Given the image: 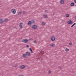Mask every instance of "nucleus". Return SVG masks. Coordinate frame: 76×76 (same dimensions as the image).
I'll use <instances>...</instances> for the list:
<instances>
[{
	"label": "nucleus",
	"instance_id": "obj_1",
	"mask_svg": "<svg viewBox=\"0 0 76 76\" xmlns=\"http://www.w3.org/2000/svg\"><path fill=\"white\" fill-rule=\"evenodd\" d=\"M67 23L68 24H73V21H72V20H70L67 22Z\"/></svg>",
	"mask_w": 76,
	"mask_h": 76
},
{
	"label": "nucleus",
	"instance_id": "obj_2",
	"mask_svg": "<svg viewBox=\"0 0 76 76\" xmlns=\"http://www.w3.org/2000/svg\"><path fill=\"white\" fill-rule=\"evenodd\" d=\"M23 25V23L21 22L19 23V26L20 28V29H22L23 28V26L22 25Z\"/></svg>",
	"mask_w": 76,
	"mask_h": 76
},
{
	"label": "nucleus",
	"instance_id": "obj_3",
	"mask_svg": "<svg viewBox=\"0 0 76 76\" xmlns=\"http://www.w3.org/2000/svg\"><path fill=\"white\" fill-rule=\"evenodd\" d=\"M22 42H24L25 43H26L28 42V40L26 39H23L22 40Z\"/></svg>",
	"mask_w": 76,
	"mask_h": 76
},
{
	"label": "nucleus",
	"instance_id": "obj_4",
	"mask_svg": "<svg viewBox=\"0 0 76 76\" xmlns=\"http://www.w3.org/2000/svg\"><path fill=\"white\" fill-rule=\"evenodd\" d=\"M51 39L52 41H54L56 40V37L54 36L51 37Z\"/></svg>",
	"mask_w": 76,
	"mask_h": 76
},
{
	"label": "nucleus",
	"instance_id": "obj_5",
	"mask_svg": "<svg viewBox=\"0 0 76 76\" xmlns=\"http://www.w3.org/2000/svg\"><path fill=\"white\" fill-rule=\"evenodd\" d=\"M11 12L13 14H15L16 13V10L14 9H12L11 10Z\"/></svg>",
	"mask_w": 76,
	"mask_h": 76
},
{
	"label": "nucleus",
	"instance_id": "obj_6",
	"mask_svg": "<svg viewBox=\"0 0 76 76\" xmlns=\"http://www.w3.org/2000/svg\"><path fill=\"white\" fill-rule=\"evenodd\" d=\"M32 28L34 29H36L37 28V26L36 25H33L32 27Z\"/></svg>",
	"mask_w": 76,
	"mask_h": 76
},
{
	"label": "nucleus",
	"instance_id": "obj_7",
	"mask_svg": "<svg viewBox=\"0 0 76 76\" xmlns=\"http://www.w3.org/2000/svg\"><path fill=\"white\" fill-rule=\"evenodd\" d=\"M25 67H26V66L23 65L20 66V69H24V68H25Z\"/></svg>",
	"mask_w": 76,
	"mask_h": 76
},
{
	"label": "nucleus",
	"instance_id": "obj_8",
	"mask_svg": "<svg viewBox=\"0 0 76 76\" xmlns=\"http://www.w3.org/2000/svg\"><path fill=\"white\" fill-rule=\"evenodd\" d=\"M23 57H25V58H28V55H26L25 54H23Z\"/></svg>",
	"mask_w": 76,
	"mask_h": 76
},
{
	"label": "nucleus",
	"instance_id": "obj_9",
	"mask_svg": "<svg viewBox=\"0 0 76 76\" xmlns=\"http://www.w3.org/2000/svg\"><path fill=\"white\" fill-rule=\"evenodd\" d=\"M4 22V21L3 20L1 19H0V23H3Z\"/></svg>",
	"mask_w": 76,
	"mask_h": 76
},
{
	"label": "nucleus",
	"instance_id": "obj_10",
	"mask_svg": "<svg viewBox=\"0 0 76 76\" xmlns=\"http://www.w3.org/2000/svg\"><path fill=\"white\" fill-rule=\"evenodd\" d=\"M60 2L61 4H64V0H61L60 1Z\"/></svg>",
	"mask_w": 76,
	"mask_h": 76
},
{
	"label": "nucleus",
	"instance_id": "obj_11",
	"mask_svg": "<svg viewBox=\"0 0 76 76\" xmlns=\"http://www.w3.org/2000/svg\"><path fill=\"white\" fill-rule=\"evenodd\" d=\"M71 6H75V3L73 2H72L70 4Z\"/></svg>",
	"mask_w": 76,
	"mask_h": 76
},
{
	"label": "nucleus",
	"instance_id": "obj_12",
	"mask_svg": "<svg viewBox=\"0 0 76 76\" xmlns=\"http://www.w3.org/2000/svg\"><path fill=\"white\" fill-rule=\"evenodd\" d=\"M50 46L51 47H55V44H50Z\"/></svg>",
	"mask_w": 76,
	"mask_h": 76
},
{
	"label": "nucleus",
	"instance_id": "obj_13",
	"mask_svg": "<svg viewBox=\"0 0 76 76\" xmlns=\"http://www.w3.org/2000/svg\"><path fill=\"white\" fill-rule=\"evenodd\" d=\"M26 55L29 56V52H26Z\"/></svg>",
	"mask_w": 76,
	"mask_h": 76
},
{
	"label": "nucleus",
	"instance_id": "obj_14",
	"mask_svg": "<svg viewBox=\"0 0 76 76\" xmlns=\"http://www.w3.org/2000/svg\"><path fill=\"white\" fill-rule=\"evenodd\" d=\"M75 25H76V23H75L74 24H73L72 26H71V28H72L73 27V26H75Z\"/></svg>",
	"mask_w": 76,
	"mask_h": 76
},
{
	"label": "nucleus",
	"instance_id": "obj_15",
	"mask_svg": "<svg viewBox=\"0 0 76 76\" xmlns=\"http://www.w3.org/2000/svg\"><path fill=\"white\" fill-rule=\"evenodd\" d=\"M31 25H32V22L31 21H29V26H31Z\"/></svg>",
	"mask_w": 76,
	"mask_h": 76
},
{
	"label": "nucleus",
	"instance_id": "obj_16",
	"mask_svg": "<svg viewBox=\"0 0 76 76\" xmlns=\"http://www.w3.org/2000/svg\"><path fill=\"white\" fill-rule=\"evenodd\" d=\"M31 22L32 23H35V20H32Z\"/></svg>",
	"mask_w": 76,
	"mask_h": 76
},
{
	"label": "nucleus",
	"instance_id": "obj_17",
	"mask_svg": "<svg viewBox=\"0 0 76 76\" xmlns=\"http://www.w3.org/2000/svg\"><path fill=\"white\" fill-rule=\"evenodd\" d=\"M69 14H66V18H69Z\"/></svg>",
	"mask_w": 76,
	"mask_h": 76
},
{
	"label": "nucleus",
	"instance_id": "obj_18",
	"mask_svg": "<svg viewBox=\"0 0 76 76\" xmlns=\"http://www.w3.org/2000/svg\"><path fill=\"white\" fill-rule=\"evenodd\" d=\"M29 49L30 51H31V53H33V51H32V49L31 48H30Z\"/></svg>",
	"mask_w": 76,
	"mask_h": 76
},
{
	"label": "nucleus",
	"instance_id": "obj_19",
	"mask_svg": "<svg viewBox=\"0 0 76 76\" xmlns=\"http://www.w3.org/2000/svg\"><path fill=\"white\" fill-rule=\"evenodd\" d=\"M8 21V20L7 18H6L5 19H4V21L5 22H7Z\"/></svg>",
	"mask_w": 76,
	"mask_h": 76
},
{
	"label": "nucleus",
	"instance_id": "obj_20",
	"mask_svg": "<svg viewBox=\"0 0 76 76\" xmlns=\"http://www.w3.org/2000/svg\"><path fill=\"white\" fill-rule=\"evenodd\" d=\"M43 17L44 18H47V15H43Z\"/></svg>",
	"mask_w": 76,
	"mask_h": 76
},
{
	"label": "nucleus",
	"instance_id": "obj_21",
	"mask_svg": "<svg viewBox=\"0 0 76 76\" xmlns=\"http://www.w3.org/2000/svg\"><path fill=\"white\" fill-rule=\"evenodd\" d=\"M21 14H22L21 12H18V15H21Z\"/></svg>",
	"mask_w": 76,
	"mask_h": 76
},
{
	"label": "nucleus",
	"instance_id": "obj_22",
	"mask_svg": "<svg viewBox=\"0 0 76 76\" xmlns=\"http://www.w3.org/2000/svg\"><path fill=\"white\" fill-rule=\"evenodd\" d=\"M65 51H66V52L69 51V49L66 48L65 49Z\"/></svg>",
	"mask_w": 76,
	"mask_h": 76
},
{
	"label": "nucleus",
	"instance_id": "obj_23",
	"mask_svg": "<svg viewBox=\"0 0 76 76\" xmlns=\"http://www.w3.org/2000/svg\"><path fill=\"white\" fill-rule=\"evenodd\" d=\"M42 24L43 25H45V23L44 22H42Z\"/></svg>",
	"mask_w": 76,
	"mask_h": 76
},
{
	"label": "nucleus",
	"instance_id": "obj_24",
	"mask_svg": "<svg viewBox=\"0 0 76 76\" xmlns=\"http://www.w3.org/2000/svg\"><path fill=\"white\" fill-rule=\"evenodd\" d=\"M69 45H72V43L71 42L69 43Z\"/></svg>",
	"mask_w": 76,
	"mask_h": 76
},
{
	"label": "nucleus",
	"instance_id": "obj_25",
	"mask_svg": "<svg viewBox=\"0 0 76 76\" xmlns=\"http://www.w3.org/2000/svg\"><path fill=\"white\" fill-rule=\"evenodd\" d=\"M34 43H35V44H37V41L36 40H34Z\"/></svg>",
	"mask_w": 76,
	"mask_h": 76
},
{
	"label": "nucleus",
	"instance_id": "obj_26",
	"mask_svg": "<svg viewBox=\"0 0 76 76\" xmlns=\"http://www.w3.org/2000/svg\"><path fill=\"white\" fill-rule=\"evenodd\" d=\"M31 40H33V39L31 38L29 39V41H31Z\"/></svg>",
	"mask_w": 76,
	"mask_h": 76
},
{
	"label": "nucleus",
	"instance_id": "obj_27",
	"mask_svg": "<svg viewBox=\"0 0 76 76\" xmlns=\"http://www.w3.org/2000/svg\"><path fill=\"white\" fill-rule=\"evenodd\" d=\"M61 68H62L61 66H59V69H61Z\"/></svg>",
	"mask_w": 76,
	"mask_h": 76
},
{
	"label": "nucleus",
	"instance_id": "obj_28",
	"mask_svg": "<svg viewBox=\"0 0 76 76\" xmlns=\"http://www.w3.org/2000/svg\"><path fill=\"white\" fill-rule=\"evenodd\" d=\"M48 72L49 73V74H50V73H51V71H49Z\"/></svg>",
	"mask_w": 76,
	"mask_h": 76
},
{
	"label": "nucleus",
	"instance_id": "obj_29",
	"mask_svg": "<svg viewBox=\"0 0 76 76\" xmlns=\"http://www.w3.org/2000/svg\"><path fill=\"white\" fill-rule=\"evenodd\" d=\"M26 47L28 48H29V45H26Z\"/></svg>",
	"mask_w": 76,
	"mask_h": 76
},
{
	"label": "nucleus",
	"instance_id": "obj_30",
	"mask_svg": "<svg viewBox=\"0 0 76 76\" xmlns=\"http://www.w3.org/2000/svg\"><path fill=\"white\" fill-rule=\"evenodd\" d=\"M18 76H23V75H19Z\"/></svg>",
	"mask_w": 76,
	"mask_h": 76
},
{
	"label": "nucleus",
	"instance_id": "obj_31",
	"mask_svg": "<svg viewBox=\"0 0 76 76\" xmlns=\"http://www.w3.org/2000/svg\"><path fill=\"white\" fill-rule=\"evenodd\" d=\"M31 55V53L30 52H29V56Z\"/></svg>",
	"mask_w": 76,
	"mask_h": 76
},
{
	"label": "nucleus",
	"instance_id": "obj_32",
	"mask_svg": "<svg viewBox=\"0 0 76 76\" xmlns=\"http://www.w3.org/2000/svg\"><path fill=\"white\" fill-rule=\"evenodd\" d=\"M74 2L75 3H76V0H74Z\"/></svg>",
	"mask_w": 76,
	"mask_h": 76
},
{
	"label": "nucleus",
	"instance_id": "obj_33",
	"mask_svg": "<svg viewBox=\"0 0 76 76\" xmlns=\"http://www.w3.org/2000/svg\"><path fill=\"white\" fill-rule=\"evenodd\" d=\"M17 65H16V64H15V65L14 66V67H16V66H17Z\"/></svg>",
	"mask_w": 76,
	"mask_h": 76
},
{
	"label": "nucleus",
	"instance_id": "obj_34",
	"mask_svg": "<svg viewBox=\"0 0 76 76\" xmlns=\"http://www.w3.org/2000/svg\"><path fill=\"white\" fill-rule=\"evenodd\" d=\"M23 14H25V12H23Z\"/></svg>",
	"mask_w": 76,
	"mask_h": 76
},
{
	"label": "nucleus",
	"instance_id": "obj_35",
	"mask_svg": "<svg viewBox=\"0 0 76 76\" xmlns=\"http://www.w3.org/2000/svg\"><path fill=\"white\" fill-rule=\"evenodd\" d=\"M54 14H55V12H53V15H54Z\"/></svg>",
	"mask_w": 76,
	"mask_h": 76
},
{
	"label": "nucleus",
	"instance_id": "obj_36",
	"mask_svg": "<svg viewBox=\"0 0 76 76\" xmlns=\"http://www.w3.org/2000/svg\"><path fill=\"white\" fill-rule=\"evenodd\" d=\"M45 12H47V10H45Z\"/></svg>",
	"mask_w": 76,
	"mask_h": 76
},
{
	"label": "nucleus",
	"instance_id": "obj_37",
	"mask_svg": "<svg viewBox=\"0 0 76 76\" xmlns=\"http://www.w3.org/2000/svg\"><path fill=\"white\" fill-rule=\"evenodd\" d=\"M28 25H29V22H28Z\"/></svg>",
	"mask_w": 76,
	"mask_h": 76
},
{
	"label": "nucleus",
	"instance_id": "obj_38",
	"mask_svg": "<svg viewBox=\"0 0 76 76\" xmlns=\"http://www.w3.org/2000/svg\"><path fill=\"white\" fill-rule=\"evenodd\" d=\"M75 19H76V16H75Z\"/></svg>",
	"mask_w": 76,
	"mask_h": 76
}]
</instances>
